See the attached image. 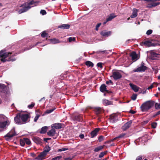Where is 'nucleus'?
Segmentation results:
<instances>
[{"mask_svg": "<svg viewBox=\"0 0 160 160\" xmlns=\"http://www.w3.org/2000/svg\"><path fill=\"white\" fill-rule=\"evenodd\" d=\"M33 140L34 142L37 144H42V140L38 137H34Z\"/></svg>", "mask_w": 160, "mask_h": 160, "instance_id": "nucleus-22", "label": "nucleus"}, {"mask_svg": "<svg viewBox=\"0 0 160 160\" xmlns=\"http://www.w3.org/2000/svg\"><path fill=\"white\" fill-rule=\"evenodd\" d=\"M142 155H140L138 156L135 160H142Z\"/></svg>", "mask_w": 160, "mask_h": 160, "instance_id": "nucleus-56", "label": "nucleus"}, {"mask_svg": "<svg viewBox=\"0 0 160 160\" xmlns=\"http://www.w3.org/2000/svg\"><path fill=\"white\" fill-rule=\"evenodd\" d=\"M116 17V16L114 14L112 13L110 14V16L107 19V21H110L113 18Z\"/></svg>", "mask_w": 160, "mask_h": 160, "instance_id": "nucleus-33", "label": "nucleus"}, {"mask_svg": "<svg viewBox=\"0 0 160 160\" xmlns=\"http://www.w3.org/2000/svg\"><path fill=\"white\" fill-rule=\"evenodd\" d=\"M68 148H62L61 149H59L58 151L61 152V151H62L67 150H68Z\"/></svg>", "mask_w": 160, "mask_h": 160, "instance_id": "nucleus-55", "label": "nucleus"}, {"mask_svg": "<svg viewBox=\"0 0 160 160\" xmlns=\"http://www.w3.org/2000/svg\"><path fill=\"white\" fill-rule=\"evenodd\" d=\"M160 4V2L152 3L148 4L147 7L148 8H152V7H155Z\"/></svg>", "mask_w": 160, "mask_h": 160, "instance_id": "nucleus-26", "label": "nucleus"}, {"mask_svg": "<svg viewBox=\"0 0 160 160\" xmlns=\"http://www.w3.org/2000/svg\"><path fill=\"white\" fill-rule=\"evenodd\" d=\"M14 120L17 123L23 124V123L22 122V121L21 114L20 113H18L17 114L16 116L14 118Z\"/></svg>", "mask_w": 160, "mask_h": 160, "instance_id": "nucleus-13", "label": "nucleus"}, {"mask_svg": "<svg viewBox=\"0 0 160 160\" xmlns=\"http://www.w3.org/2000/svg\"><path fill=\"white\" fill-rule=\"evenodd\" d=\"M130 56L131 57L132 60H135L137 58V55L135 52H132L130 54Z\"/></svg>", "mask_w": 160, "mask_h": 160, "instance_id": "nucleus-28", "label": "nucleus"}, {"mask_svg": "<svg viewBox=\"0 0 160 160\" xmlns=\"http://www.w3.org/2000/svg\"><path fill=\"white\" fill-rule=\"evenodd\" d=\"M157 125V123L156 122H153L151 124L152 127L153 128H156Z\"/></svg>", "mask_w": 160, "mask_h": 160, "instance_id": "nucleus-50", "label": "nucleus"}, {"mask_svg": "<svg viewBox=\"0 0 160 160\" xmlns=\"http://www.w3.org/2000/svg\"><path fill=\"white\" fill-rule=\"evenodd\" d=\"M39 43V42H37L34 45H32L31 46H30L29 48H28V47L26 48H25L24 51L28 50L32 48L34 46H36L38 45V44Z\"/></svg>", "mask_w": 160, "mask_h": 160, "instance_id": "nucleus-39", "label": "nucleus"}, {"mask_svg": "<svg viewBox=\"0 0 160 160\" xmlns=\"http://www.w3.org/2000/svg\"><path fill=\"white\" fill-rule=\"evenodd\" d=\"M70 27V25L67 24H62L58 26V28L64 29H69Z\"/></svg>", "mask_w": 160, "mask_h": 160, "instance_id": "nucleus-24", "label": "nucleus"}, {"mask_svg": "<svg viewBox=\"0 0 160 160\" xmlns=\"http://www.w3.org/2000/svg\"><path fill=\"white\" fill-rule=\"evenodd\" d=\"M55 109H56L55 108H54L52 109H51L50 110H46L44 112V113H43L42 115V116H44L46 114H49V113H50L52 112L53 111H54V110Z\"/></svg>", "mask_w": 160, "mask_h": 160, "instance_id": "nucleus-37", "label": "nucleus"}, {"mask_svg": "<svg viewBox=\"0 0 160 160\" xmlns=\"http://www.w3.org/2000/svg\"><path fill=\"white\" fill-rule=\"evenodd\" d=\"M143 44L144 45L150 47L151 46H160V42L158 41H155L154 42H152L149 41H145L143 42Z\"/></svg>", "mask_w": 160, "mask_h": 160, "instance_id": "nucleus-5", "label": "nucleus"}, {"mask_svg": "<svg viewBox=\"0 0 160 160\" xmlns=\"http://www.w3.org/2000/svg\"><path fill=\"white\" fill-rule=\"evenodd\" d=\"M24 141H25V143L28 145H30L31 144V142L28 138H24Z\"/></svg>", "mask_w": 160, "mask_h": 160, "instance_id": "nucleus-38", "label": "nucleus"}, {"mask_svg": "<svg viewBox=\"0 0 160 160\" xmlns=\"http://www.w3.org/2000/svg\"><path fill=\"white\" fill-rule=\"evenodd\" d=\"M64 124L60 123H55L54 124V128L56 129H59L64 128Z\"/></svg>", "mask_w": 160, "mask_h": 160, "instance_id": "nucleus-20", "label": "nucleus"}, {"mask_svg": "<svg viewBox=\"0 0 160 160\" xmlns=\"http://www.w3.org/2000/svg\"><path fill=\"white\" fill-rule=\"evenodd\" d=\"M153 87V84L151 85L148 88V89L149 90L152 88Z\"/></svg>", "mask_w": 160, "mask_h": 160, "instance_id": "nucleus-62", "label": "nucleus"}, {"mask_svg": "<svg viewBox=\"0 0 160 160\" xmlns=\"http://www.w3.org/2000/svg\"><path fill=\"white\" fill-rule=\"evenodd\" d=\"M72 158H66L64 159V160H72Z\"/></svg>", "mask_w": 160, "mask_h": 160, "instance_id": "nucleus-64", "label": "nucleus"}, {"mask_svg": "<svg viewBox=\"0 0 160 160\" xmlns=\"http://www.w3.org/2000/svg\"><path fill=\"white\" fill-rule=\"evenodd\" d=\"M35 105V103L34 102H32L31 104L28 106V107L29 108L32 109L34 106Z\"/></svg>", "mask_w": 160, "mask_h": 160, "instance_id": "nucleus-48", "label": "nucleus"}, {"mask_svg": "<svg viewBox=\"0 0 160 160\" xmlns=\"http://www.w3.org/2000/svg\"><path fill=\"white\" fill-rule=\"evenodd\" d=\"M107 151H106L105 152H101L99 155V158H101L103 157V156L106 155L107 154Z\"/></svg>", "mask_w": 160, "mask_h": 160, "instance_id": "nucleus-40", "label": "nucleus"}, {"mask_svg": "<svg viewBox=\"0 0 160 160\" xmlns=\"http://www.w3.org/2000/svg\"><path fill=\"white\" fill-rule=\"evenodd\" d=\"M17 134L15 132L14 129H12L7 134L5 135L4 138L7 141H9L11 138L14 136H16Z\"/></svg>", "mask_w": 160, "mask_h": 160, "instance_id": "nucleus-4", "label": "nucleus"}, {"mask_svg": "<svg viewBox=\"0 0 160 160\" xmlns=\"http://www.w3.org/2000/svg\"><path fill=\"white\" fill-rule=\"evenodd\" d=\"M40 13L42 14V15H44L46 14V12L44 10H41L40 11Z\"/></svg>", "mask_w": 160, "mask_h": 160, "instance_id": "nucleus-54", "label": "nucleus"}, {"mask_svg": "<svg viewBox=\"0 0 160 160\" xmlns=\"http://www.w3.org/2000/svg\"><path fill=\"white\" fill-rule=\"evenodd\" d=\"M79 138L81 139H83L84 137V135L82 134V133H81L80 135H79Z\"/></svg>", "mask_w": 160, "mask_h": 160, "instance_id": "nucleus-59", "label": "nucleus"}, {"mask_svg": "<svg viewBox=\"0 0 160 160\" xmlns=\"http://www.w3.org/2000/svg\"><path fill=\"white\" fill-rule=\"evenodd\" d=\"M40 116V114H37V115L35 116V118H34V121L35 122H36L37 120L38 119V118Z\"/></svg>", "mask_w": 160, "mask_h": 160, "instance_id": "nucleus-51", "label": "nucleus"}, {"mask_svg": "<svg viewBox=\"0 0 160 160\" xmlns=\"http://www.w3.org/2000/svg\"><path fill=\"white\" fill-rule=\"evenodd\" d=\"M105 145H103V146H99L98 147L96 148L94 150V151L95 152H98L99 151L101 150L104 147Z\"/></svg>", "mask_w": 160, "mask_h": 160, "instance_id": "nucleus-34", "label": "nucleus"}, {"mask_svg": "<svg viewBox=\"0 0 160 160\" xmlns=\"http://www.w3.org/2000/svg\"><path fill=\"white\" fill-rule=\"evenodd\" d=\"M106 84H108L109 83H111L112 84H113V82L111 80H109V81H106Z\"/></svg>", "mask_w": 160, "mask_h": 160, "instance_id": "nucleus-58", "label": "nucleus"}, {"mask_svg": "<svg viewBox=\"0 0 160 160\" xmlns=\"http://www.w3.org/2000/svg\"><path fill=\"white\" fill-rule=\"evenodd\" d=\"M34 4H35V2L33 0H32L27 4L25 3L20 6V7H22V8L20 9L19 10L18 12L19 13H21L27 11L31 8V7L30 6Z\"/></svg>", "mask_w": 160, "mask_h": 160, "instance_id": "nucleus-3", "label": "nucleus"}, {"mask_svg": "<svg viewBox=\"0 0 160 160\" xmlns=\"http://www.w3.org/2000/svg\"><path fill=\"white\" fill-rule=\"evenodd\" d=\"M97 66L100 67L101 68H102V62H98L97 64Z\"/></svg>", "mask_w": 160, "mask_h": 160, "instance_id": "nucleus-57", "label": "nucleus"}, {"mask_svg": "<svg viewBox=\"0 0 160 160\" xmlns=\"http://www.w3.org/2000/svg\"><path fill=\"white\" fill-rule=\"evenodd\" d=\"M104 138L103 136L101 135L98 138V140L99 142H101L103 141L104 139Z\"/></svg>", "mask_w": 160, "mask_h": 160, "instance_id": "nucleus-47", "label": "nucleus"}, {"mask_svg": "<svg viewBox=\"0 0 160 160\" xmlns=\"http://www.w3.org/2000/svg\"><path fill=\"white\" fill-rule=\"evenodd\" d=\"M47 154V153L46 152V151L43 150V151L40 153L39 155L37 157H36L35 159L37 160H42L44 158V157L46 156Z\"/></svg>", "mask_w": 160, "mask_h": 160, "instance_id": "nucleus-14", "label": "nucleus"}, {"mask_svg": "<svg viewBox=\"0 0 160 160\" xmlns=\"http://www.w3.org/2000/svg\"><path fill=\"white\" fill-rule=\"evenodd\" d=\"M128 136L126 133H122L120 134L118 136L115 138H114L112 139L110 141L108 142H113L115 140H117L118 138H124L128 137Z\"/></svg>", "mask_w": 160, "mask_h": 160, "instance_id": "nucleus-10", "label": "nucleus"}, {"mask_svg": "<svg viewBox=\"0 0 160 160\" xmlns=\"http://www.w3.org/2000/svg\"><path fill=\"white\" fill-rule=\"evenodd\" d=\"M137 10L136 8H134L133 10L132 14L131 16L130 17L132 18H136L137 16Z\"/></svg>", "mask_w": 160, "mask_h": 160, "instance_id": "nucleus-31", "label": "nucleus"}, {"mask_svg": "<svg viewBox=\"0 0 160 160\" xmlns=\"http://www.w3.org/2000/svg\"><path fill=\"white\" fill-rule=\"evenodd\" d=\"M160 55L158 54L153 51H151L149 58L151 59L156 60L158 58L160 57Z\"/></svg>", "mask_w": 160, "mask_h": 160, "instance_id": "nucleus-9", "label": "nucleus"}, {"mask_svg": "<svg viewBox=\"0 0 160 160\" xmlns=\"http://www.w3.org/2000/svg\"><path fill=\"white\" fill-rule=\"evenodd\" d=\"M106 86L105 84H102L100 87V90L102 92H104L106 91Z\"/></svg>", "mask_w": 160, "mask_h": 160, "instance_id": "nucleus-30", "label": "nucleus"}, {"mask_svg": "<svg viewBox=\"0 0 160 160\" xmlns=\"http://www.w3.org/2000/svg\"><path fill=\"white\" fill-rule=\"evenodd\" d=\"M55 130L54 129H52L48 132L47 134L49 136H53L55 135Z\"/></svg>", "mask_w": 160, "mask_h": 160, "instance_id": "nucleus-25", "label": "nucleus"}, {"mask_svg": "<svg viewBox=\"0 0 160 160\" xmlns=\"http://www.w3.org/2000/svg\"><path fill=\"white\" fill-rule=\"evenodd\" d=\"M129 85L132 89L135 92H137L138 91L139 88L136 85H134L131 83H130L129 84Z\"/></svg>", "mask_w": 160, "mask_h": 160, "instance_id": "nucleus-23", "label": "nucleus"}, {"mask_svg": "<svg viewBox=\"0 0 160 160\" xmlns=\"http://www.w3.org/2000/svg\"><path fill=\"white\" fill-rule=\"evenodd\" d=\"M68 41L69 42H71L72 41H75L76 38L74 37H70L68 38Z\"/></svg>", "mask_w": 160, "mask_h": 160, "instance_id": "nucleus-45", "label": "nucleus"}, {"mask_svg": "<svg viewBox=\"0 0 160 160\" xmlns=\"http://www.w3.org/2000/svg\"><path fill=\"white\" fill-rule=\"evenodd\" d=\"M5 50H2L0 51V58H2L1 61L3 62H5L6 61H14L16 60L15 58H13L12 57H9L8 59H6V58L9 56V55L12 54V53L7 52H6Z\"/></svg>", "mask_w": 160, "mask_h": 160, "instance_id": "nucleus-1", "label": "nucleus"}, {"mask_svg": "<svg viewBox=\"0 0 160 160\" xmlns=\"http://www.w3.org/2000/svg\"><path fill=\"white\" fill-rule=\"evenodd\" d=\"M10 123V122L8 120L0 122V128L2 129L5 128L7 125H9Z\"/></svg>", "mask_w": 160, "mask_h": 160, "instance_id": "nucleus-17", "label": "nucleus"}, {"mask_svg": "<svg viewBox=\"0 0 160 160\" xmlns=\"http://www.w3.org/2000/svg\"><path fill=\"white\" fill-rule=\"evenodd\" d=\"M109 118L110 122L114 123L118 121V117L116 114H112L110 116Z\"/></svg>", "mask_w": 160, "mask_h": 160, "instance_id": "nucleus-15", "label": "nucleus"}, {"mask_svg": "<svg viewBox=\"0 0 160 160\" xmlns=\"http://www.w3.org/2000/svg\"><path fill=\"white\" fill-rule=\"evenodd\" d=\"M51 138H44V141L46 142H47V141L48 140H51Z\"/></svg>", "mask_w": 160, "mask_h": 160, "instance_id": "nucleus-60", "label": "nucleus"}, {"mask_svg": "<svg viewBox=\"0 0 160 160\" xmlns=\"http://www.w3.org/2000/svg\"><path fill=\"white\" fill-rule=\"evenodd\" d=\"M48 129V127L47 126H44L42 127L41 129V130L40 131V133L41 134H44L46 133Z\"/></svg>", "mask_w": 160, "mask_h": 160, "instance_id": "nucleus-32", "label": "nucleus"}, {"mask_svg": "<svg viewBox=\"0 0 160 160\" xmlns=\"http://www.w3.org/2000/svg\"><path fill=\"white\" fill-rule=\"evenodd\" d=\"M109 52H111V50H103V51H100V50H99V51H97L96 52V53H97V54H108L109 53Z\"/></svg>", "mask_w": 160, "mask_h": 160, "instance_id": "nucleus-29", "label": "nucleus"}, {"mask_svg": "<svg viewBox=\"0 0 160 160\" xmlns=\"http://www.w3.org/2000/svg\"><path fill=\"white\" fill-rule=\"evenodd\" d=\"M62 158V156H59L52 158V160H59Z\"/></svg>", "mask_w": 160, "mask_h": 160, "instance_id": "nucleus-46", "label": "nucleus"}, {"mask_svg": "<svg viewBox=\"0 0 160 160\" xmlns=\"http://www.w3.org/2000/svg\"><path fill=\"white\" fill-rule=\"evenodd\" d=\"M147 68H148L144 65V63L142 62L140 66L134 69L133 71L135 72H144L147 69Z\"/></svg>", "mask_w": 160, "mask_h": 160, "instance_id": "nucleus-8", "label": "nucleus"}, {"mask_svg": "<svg viewBox=\"0 0 160 160\" xmlns=\"http://www.w3.org/2000/svg\"><path fill=\"white\" fill-rule=\"evenodd\" d=\"M100 130L99 128H95L94 130L92 131L90 133L91 137L93 138L96 137L98 135V133Z\"/></svg>", "mask_w": 160, "mask_h": 160, "instance_id": "nucleus-16", "label": "nucleus"}, {"mask_svg": "<svg viewBox=\"0 0 160 160\" xmlns=\"http://www.w3.org/2000/svg\"><path fill=\"white\" fill-rule=\"evenodd\" d=\"M21 118L22 122L23 124H24L27 122L28 118H30V116L27 114H21Z\"/></svg>", "mask_w": 160, "mask_h": 160, "instance_id": "nucleus-12", "label": "nucleus"}, {"mask_svg": "<svg viewBox=\"0 0 160 160\" xmlns=\"http://www.w3.org/2000/svg\"><path fill=\"white\" fill-rule=\"evenodd\" d=\"M94 111L95 114L98 116H100V114L102 112V108L99 107H96L94 108Z\"/></svg>", "mask_w": 160, "mask_h": 160, "instance_id": "nucleus-19", "label": "nucleus"}, {"mask_svg": "<svg viewBox=\"0 0 160 160\" xmlns=\"http://www.w3.org/2000/svg\"><path fill=\"white\" fill-rule=\"evenodd\" d=\"M101 25V23H98L96 26L95 30L96 31H98V28L100 27V26Z\"/></svg>", "mask_w": 160, "mask_h": 160, "instance_id": "nucleus-53", "label": "nucleus"}, {"mask_svg": "<svg viewBox=\"0 0 160 160\" xmlns=\"http://www.w3.org/2000/svg\"><path fill=\"white\" fill-rule=\"evenodd\" d=\"M137 97V95L136 94H133L131 97L132 99L133 100H135Z\"/></svg>", "mask_w": 160, "mask_h": 160, "instance_id": "nucleus-49", "label": "nucleus"}, {"mask_svg": "<svg viewBox=\"0 0 160 160\" xmlns=\"http://www.w3.org/2000/svg\"><path fill=\"white\" fill-rule=\"evenodd\" d=\"M155 104V108L156 109L158 110L160 109V103H156Z\"/></svg>", "mask_w": 160, "mask_h": 160, "instance_id": "nucleus-41", "label": "nucleus"}, {"mask_svg": "<svg viewBox=\"0 0 160 160\" xmlns=\"http://www.w3.org/2000/svg\"><path fill=\"white\" fill-rule=\"evenodd\" d=\"M50 41L53 44L58 43L60 42L58 39L54 38L50 39Z\"/></svg>", "mask_w": 160, "mask_h": 160, "instance_id": "nucleus-36", "label": "nucleus"}, {"mask_svg": "<svg viewBox=\"0 0 160 160\" xmlns=\"http://www.w3.org/2000/svg\"><path fill=\"white\" fill-rule=\"evenodd\" d=\"M20 145L22 146H24L25 145V142L24 141V138L20 139Z\"/></svg>", "mask_w": 160, "mask_h": 160, "instance_id": "nucleus-43", "label": "nucleus"}, {"mask_svg": "<svg viewBox=\"0 0 160 160\" xmlns=\"http://www.w3.org/2000/svg\"><path fill=\"white\" fill-rule=\"evenodd\" d=\"M129 113H130L132 114H135V113H136V112L134 111H133V110H131L129 112Z\"/></svg>", "mask_w": 160, "mask_h": 160, "instance_id": "nucleus-61", "label": "nucleus"}, {"mask_svg": "<svg viewBox=\"0 0 160 160\" xmlns=\"http://www.w3.org/2000/svg\"><path fill=\"white\" fill-rule=\"evenodd\" d=\"M110 77H112L115 80L120 79L122 77L121 73L117 71H112V75L110 76Z\"/></svg>", "mask_w": 160, "mask_h": 160, "instance_id": "nucleus-6", "label": "nucleus"}, {"mask_svg": "<svg viewBox=\"0 0 160 160\" xmlns=\"http://www.w3.org/2000/svg\"><path fill=\"white\" fill-rule=\"evenodd\" d=\"M86 65L88 67H93L94 66V64L91 62L88 61L85 62Z\"/></svg>", "mask_w": 160, "mask_h": 160, "instance_id": "nucleus-35", "label": "nucleus"}, {"mask_svg": "<svg viewBox=\"0 0 160 160\" xmlns=\"http://www.w3.org/2000/svg\"><path fill=\"white\" fill-rule=\"evenodd\" d=\"M48 35V33H46L45 31L42 32L41 34V36L42 38H45L46 37H47Z\"/></svg>", "mask_w": 160, "mask_h": 160, "instance_id": "nucleus-44", "label": "nucleus"}, {"mask_svg": "<svg viewBox=\"0 0 160 160\" xmlns=\"http://www.w3.org/2000/svg\"><path fill=\"white\" fill-rule=\"evenodd\" d=\"M0 92L6 95L8 94L9 92L8 88L4 84L0 83Z\"/></svg>", "mask_w": 160, "mask_h": 160, "instance_id": "nucleus-7", "label": "nucleus"}, {"mask_svg": "<svg viewBox=\"0 0 160 160\" xmlns=\"http://www.w3.org/2000/svg\"><path fill=\"white\" fill-rule=\"evenodd\" d=\"M74 120H76L79 122H82L83 121L82 115L79 114L75 116L73 118Z\"/></svg>", "mask_w": 160, "mask_h": 160, "instance_id": "nucleus-21", "label": "nucleus"}, {"mask_svg": "<svg viewBox=\"0 0 160 160\" xmlns=\"http://www.w3.org/2000/svg\"><path fill=\"white\" fill-rule=\"evenodd\" d=\"M111 33V31L107 32L106 30L102 31L100 33L101 35L104 37H108L110 35Z\"/></svg>", "mask_w": 160, "mask_h": 160, "instance_id": "nucleus-18", "label": "nucleus"}, {"mask_svg": "<svg viewBox=\"0 0 160 160\" xmlns=\"http://www.w3.org/2000/svg\"><path fill=\"white\" fill-rule=\"evenodd\" d=\"M105 92H106V93H107L110 94L112 93V91H109L108 90H107V89L106 90V91Z\"/></svg>", "mask_w": 160, "mask_h": 160, "instance_id": "nucleus-63", "label": "nucleus"}, {"mask_svg": "<svg viewBox=\"0 0 160 160\" xmlns=\"http://www.w3.org/2000/svg\"><path fill=\"white\" fill-rule=\"evenodd\" d=\"M152 30L151 29H149L148 30L147 32H146V34L148 35H149L152 34Z\"/></svg>", "mask_w": 160, "mask_h": 160, "instance_id": "nucleus-52", "label": "nucleus"}, {"mask_svg": "<svg viewBox=\"0 0 160 160\" xmlns=\"http://www.w3.org/2000/svg\"><path fill=\"white\" fill-rule=\"evenodd\" d=\"M50 149V148L48 145L46 146L44 148V150H45L47 153L49 152Z\"/></svg>", "mask_w": 160, "mask_h": 160, "instance_id": "nucleus-42", "label": "nucleus"}, {"mask_svg": "<svg viewBox=\"0 0 160 160\" xmlns=\"http://www.w3.org/2000/svg\"><path fill=\"white\" fill-rule=\"evenodd\" d=\"M102 103L104 105H112V102L106 99H104L102 100Z\"/></svg>", "mask_w": 160, "mask_h": 160, "instance_id": "nucleus-27", "label": "nucleus"}, {"mask_svg": "<svg viewBox=\"0 0 160 160\" xmlns=\"http://www.w3.org/2000/svg\"><path fill=\"white\" fill-rule=\"evenodd\" d=\"M132 123V121L131 120L126 123L122 127V129L123 131H125L128 128H129Z\"/></svg>", "mask_w": 160, "mask_h": 160, "instance_id": "nucleus-11", "label": "nucleus"}, {"mask_svg": "<svg viewBox=\"0 0 160 160\" xmlns=\"http://www.w3.org/2000/svg\"><path fill=\"white\" fill-rule=\"evenodd\" d=\"M155 102L154 101L152 100L146 101L142 103L140 106L141 111L143 112L148 111L154 106Z\"/></svg>", "mask_w": 160, "mask_h": 160, "instance_id": "nucleus-2", "label": "nucleus"}]
</instances>
